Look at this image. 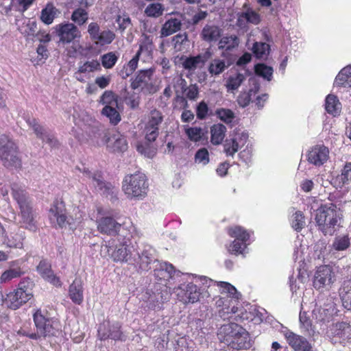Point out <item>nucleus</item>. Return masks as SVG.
Masks as SVG:
<instances>
[{"instance_id":"obj_1","label":"nucleus","mask_w":351,"mask_h":351,"mask_svg":"<svg viewBox=\"0 0 351 351\" xmlns=\"http://www.w3.org/2000/svg\"><path fill=\"white\" fill-rule=\"evenodd\" d=\"M135 247L129 239L117 235L101 245V252L110 256L114 262L132 263L134 258Z\"/></svg>"},{"instance_id":"obj_2","label":"nucleus","mask_w":351,"mask_h":351,"mask_svg":"<svg viewBox=\"0 0 351 351\" xmlns=\"http://www.w3.org/2000/svg\"><path fill=\"white\" fill-rule=\"evenodd\" d=\"M340 209L332 203H327L322 205L317 210L315 221L324 235H332L337 230V227L340 226L341 220Z\"/></svg>"},{"instance_id":"obj_3","label":"nucleus","mask_w":351,"mask_h":351,"mask_svg":"<svg viewBox=\"0 0 351 351\" xmlns=\"http://www.w3.org/2000/svg\"><path fill=\"white\" fill-rule=\"evenodd\" d=\"M0 160L8 169H20L22 167L19 148L12 139L6 135L0 136Z\"/></svg>"},{"instance_id":"obj_4","label":"nucleus","mask_w":351,"mask_h":351,"mask_svg":"<svg viewBox=\"0 0 351 351\" xmlns=\"http://www.w3.org/2000/svg\"><path fill=\"white\" fill-rule=\"evenodd\" d=\"M122 189L128 199H143L148 189L145 175L140 172L127 175L123 180Z\"/></svg>"},{"instance_id":"obj_5","label":"nucleus","mask_w":351,"mask_h":351,"mask_svg":"<svg viewBox=\"0 0 351 351\" xmlns=\"http://www.w3.org/2000/svg\"><path fill=\"white\" fill-rule=\"evenodd\" d=\"M33 317L38 339L58 337L61 334L62 325L58 319L45 317L40 310H38Z\"/></svg>"},{"instance_id":"obj_6","label":"nucleus","mask_w":351,"mask_h":351,"mask_svg":"<svg viewBox=\"0 0 351 351\" xmlns=\"http://www.w3.org/2000/svg\"><path fill=\"white\" fill-rule=\"evenodd\" d=\"M32 281H22L19 285V288L6 294L3 299L5 304L10 308L16 310L23 304L28 302L33 296Z\"/></svg>"},{"instance_id":"obj_7","label":"nucleus","mask_w":351,"mask_h":351,"mask_svg":"<svg viewBox=\"0 0 351 351\" xmlns=\"http://www.w3.org/2000/svg\"><path fill=\"white\" fill-rule=\"evenodd\" d=\"M12 194L19 206L23 223L27 228L33 230L35 228L34 213L27 193L14 184L12 186Z\"/></svg>"},{"instance_id":"obj_8","label":"nucleus","mask_w":351,"mask_h":351,"mask_svg":"<svg viewBox=\"0 0 351 351\" xmlns=\"http://www.w3.org/2000/svg\"><path fill=\"white\" fill-rule=\"evenodd\" d=\"M133 256L134 258H132V263L135 265L139 273L152 269L158 260L155 250L149 245H144L138 250L135 248Z\"/></svg>"},{"instance_id":"obj_9","label":"nucleus","mask_w":351,"mask_h":351,"mask_svg":"<svg viewBox=\"0 0 351 351\" xmlns=\"http://www.w3.org/2000/svg\"><path fill=\"white\" fill-rule=\"evenodd\" d=\"M99 136L110 152H123L128 149L126 138L115 130H102Z\"/></svg>"},{"instance_id":"obj_10","label":"nucleus","mask_w":351,"mask_h":351,"mask_svg":"<svg viewBox=\"0 0 351 351\" xmlns=\"http://www.w3.org/2000/svg\"><path fill=\"white\" fill-rule=\"evenodd\" d=\"M52 34L58 37L59 43L69 44L82 36L81 32L77 27L69 22L60 23L52 28Z\"/></svg>"},{"instance_id":"obj_11","label":"nucleus","mask_w":351,"mask_h":351,"mask_svg":"<svg viewBox=\"0 0 351 351\" xmlns=\"http://www.w3.org/2000/svg\"><path fill=\"white\" fill-rule=\"evenodd\" d=\"M82 172L85 177L90 180L95 189L103 195L106 196L113 195L117 191V189L112 184L104 180L100 171H95L92 172L88 169L84 167Z\"/></svg>"},{"instance_id":"obj_12","label":"nucleus","mask_w":351,"mask_h":351,"mask_svg":"<svg viewBox=\"0 0 351 351\" xmlns=\"http://www.w3.org/2000/svg\"><path fill=\"white\" fill-rule=\"evenodd\" d=\"M154 72V70L153 69L139 71L135 79L132 80V88L136 90L141 88V91L145 93H154L156 91V88L152 82Z\"/></svg>"},{"instance_id":"obj_13","label":"nucleus","mask_w":351,"mask_h":351,"mask_svg":"<svg viewBox=\"0 0 351 351\" xmlns=\"http://www.w3.org/2000/svg\"><path fill=\"white\" fill-rule=\"evenodd\" d=\"M228 232L232 237L235 238L228 248L229 252L235 255L243 254L247 247L246 242L250 237L249 233L241 226L230 228Z\"/></svg>"},{"instance_id":"obj_14","label":"nucleus","mask_w":351,"mask_h":351,"mask_svg":"<svg viewBox=\"0 0 351 351\" xmlns=\"http://www.w3.org/2000/svg\"><path fill=\"white\" fill-rule=\"evenodd\" d=\"M212 53L209 49L202 53L197 56H190L185 58H182V65L183 68L188 71L189 75H191L195 73L197 70H201L205 66L206 62L211 58Z\"/></svg>"},{"instance_id":"obj_15","label":"nucleus","mask_w":351,"mask_h":351,"mask_svg":"<svg viewBox=\"0 0 351 351\" xmlns=\"http://www.w3.org/2000/svg\"><path fill=\"white\" fill-rule=\"evenodd\" d=\"M163 121L162 112L158 110H153L150 112L148 121L145 125V140L154 142L159 134V125Z\"/></svg>"},{"instance_id":"obj_16","label":"nucleus","mask_w":351,"mask_h":351,"mask_svg":"<svg viewBox=\"0 0 351 351\" xmlns=\"http://www.w3.org/2000/svg\"><path fill=\"white\" fill-rule=\"evenodd\" d=\"M97 333L100 340L111 339L115 341H125V339L121 330V324L119 322L110 324L109 322H104L99 324Z\"/></svg>"},{"instance_id":"obj_17","label":"nucleus","mask_w":351,"mask_h":351,"mask_svg":"<svg viewBox=\"0 0 351 351\" xmlns=\"http://www.w3.org/2000/svg\"><path fill=\"white\" fill-rule=\"evenodd\" d=\"M239 330L243 332L244 328L234 322H230L227 324H223L219 328L217 337L221 342L230 347L232 342H234L233 340L235 337L237 335H241ZM241 337L245 338V337L242 335Z\"/></svg>"},{"instance_id":"obj_18","label":"nucleus","mask_w":351,"mask_h":351,"mask_svg":"<svg viewBox=\"0 0 351 351\" xmlns=\"http://www.w3.org/2000/svg\"><path fill=\"white\" fill-rule=\"evenodd\" d=\"M49 217L51 222H56L60 228L65 226L67 217L65 204L62 199L54 200L49 209Z\"/></svg>"},{"instance_id":"obj_19","label":"nucleus","mask_w":351,"mask_h":351,"mask_svg":"<svg viewBox=\"0 0 351 351\" xmlns=\"http://www.w3.org/2000/svg\"><path fill=\"white\" fill-rule=\"evenodd\" d=\"M333 277L334 275L330 267L320 266L315 274L313 286L317 289L330 286L333 282Z\"/></svg>"},{"instance_id":"obj_20","label":"nucleus","mask_w":351,"mask_h":351,"mask_svg":"<svg viewBox=\"0 0 351 351\" xmlns=\"http://www.w3.org/2000/svg\"><path fill=\"white\" fill-rule=\"evenodd\" d=\"M177 295L183 303H194L199 300V291L193 283L182 285L177 289Z\"/></svg>"},{"instance_id":"obj_21","label":"nucleus","mask_w":351,"mask_h":351,"mask_svg":"<svg viewBox=\"0 0 351 351\" xmlns=\"http://www.w3.org/2000/svg\"><path fill=\"white\" fill-rule=\"evenodd\" d=\"M27 123L32 128L34 132L38 138L41 139L43 142H46L51 147H56L58 145V140L54 136L48 133L34 118H27L26 119Z\"/></svg>"},{"instance_id":"obj_22","label":"nucleus","mask_w":351,"mask_h":351,"mask_svg":"<svg viewBox=\"0 0 351 351\" xmlns=\"http://www.w3.org/2000/svg\"><path fill=\"white\" fill-rule=\"evenodd\" d=\"M285 337L289 345L295 351H313L312 346L305 337L291 331L287 332Z\"/></svg>"},{"instance_id":"obj_23","label":"nucleus","mask_w":351,"mask_h":351,"mask_svg":"<svg viewBox=\"0 0 351 351\" xmlns=\"http://www.w3.org/2000/svg\"><path fill=\"white\" fill-rule=\"evenodd\" d=\"M121 228V224L111 217H101L97 221V229L102 234L116 237Z\"/></svg>"},{"instance_id":"obj_24","label":"nucleus","mask_w":351,"mask_h":351,"mask_svg":"<svg viewBox=\"0 0 351 351\" xmlns=\"http://www.w3.org/2000/svg\"><path fill=\"white\" fill-rule=\"evenodd\" d=\"M36 270L46 281L56 287H61L62 283L60 278L54 274L49 261L46 259L41 260L36 267Z\"/></svg>"},{"instance_id":"obj_25","label":"nucleus","mask_w":351,"mask_h":351,"mask_svg":"<svg viewBox=\"0 0 351 351\" xmlns=\"http://www.w3.org/2000/svg\"><path fill=\"white\" fill-rule=\"evenodd\" d=\"M328 153L326 147L316 145L309 151L308 161L316 166L322 165L328 160Z\"/></svg>"},{"instance_id":"obj_26","label":"nucleus","mask_w":351,"mask_h":351,"mask_svg":"<svg viewBox=\"0 0 351 351\" xmlns=\"http://www.w3.org/2000/svg\"><path fill=\"white\" fill-rule=\"evenodd\" d=\"M222 32V29L217 25L206 24L203 27L200 36L203 40L207 43L216 42L221 37Z\"/></svg>"},{"instance_id":"obj_27","label":"nucleus","mask_w":351,"mask_h":351,"mask_svg":"<svg viewBox=\"0 0 351 351\" xmlns=\"http://www.w3.org/2000/svg\"><path fill=\"white\" fill-rule=\"evenodd\" d=\"M154 269V276L159 280H165L171 278L175 272L174 267L173 265L166 262L161 263L157 260Z\"/></svg>"},{"instance_id":"obj_28","label":"nucleus","mask_w":351,"mask_h":351,"mask_svg":"<svg viewBox=\"0 0 351 351\" xmlns=\"http://www.w3.org/2000/svg\"><path fill=\"white\" fill-rule=\"evenodd\" d=\"M69 295L73 302L81 304L84 300L83 285L80 279L75 278L69 286Z\"/></svg>"},{"instance_id":"obj_29","label":"nucleus","mask_w":351,"mask_h":351,"mask_svg":"<svg viewBox=\"0 0 351 351\" xmlns=\"http://www.w3.org/2000/svg\"><path fill=\"white\" fill-rule=\"evenodd\" d=\"M80 4L82 7L74 10L71 16V19L80 26L86 23L88 19V14L85 8L89 6L86 0H82Z\"/></svg>"},{"instance_id":"obj_30","label":"nucleus","mask_w":351,"mask_h":351,"mask_svg":"<svg viewBox=\"0 0 351 351\" xmlns=\"http://www.w3.org/2000/svg\"><path fill=\"white\" fill-rule=\"evenodd\" d=\"M351 245L350 238L348 234L336 236L329 246L330 251L333 254L335 252H342L348 250Z\"/></svg>"},{"instance_id":"obj_31","label":"nucleus","mask_w":351,"mask_h":351,"mask_svg":"<svg viewBox=\"0 0 351 351\" xmlns=\"http://www.w3.org/2000/svg\"><path fill=\"white\" fill-rule=\"evenodd\" d=\"M333 307L332 303L324 304V306L319 305L313 311V316L319 322L327 321L332 315Z\"/></svg>"},{"instance_id":"obj_32","label":"nucleus","mask_w":351,"mask_h":351,"mask_svg":"<svg viewBox=\"0 0 351 351\" xmlns=\"http://www.w3.org/2000/svg\"><path fill=\"white\" fill-rule=\"evenodd\" d=\"M181 21L178 19H170L167 20L162 25L160 30V36H169L181 29Z\"/></svg>"},{"instance_id":"obj_33","label":"nucleus","mask_w":351,"mask_h":351,"mask_svg":"<svg viewBox=\"0 0 351 351\" xmlns=\"http://www.w3.org/2000/svg\"><path fill=\"white\" fill-rule=\"evenodd\" d=\"M339 296L343 307L351 311V281H344L339 289Z\"/></svg>"},{"instance_id":"obj_34","label":"nucleus","mask_w":351,"mask_h":351,"mask_svg":"<svg viewBox=\"0 0 351 351\" xmlns=\"http://www.w3.org/2000/svg\"><path fill=\"white\" fill-rule=\"evenodd\" d=\"M227 131L226 127L221 124L217 123L213 125L210 128L211 138L210 141L213 145H219L222 143Z\"/></svg>"},{"instance_id":"obj_35","label":"nucleus","mask_w":351,"mask_h":351,"mask_svg":"<svg viewBox=\"0 0 351 351\" xmlns=\"http://www.w3.org/2000/svg\"><path fill=\"white\" fill-rule=\"evenodd\" d=\"M239 332L245 338L241 337V335H237L234 339V342L230 346V348L235 350L248 349L251 347V340L248 332L244 328V332L239 330Z\"/></svg>"},{"instance_id":"obj_36","label":"nucleus","mask_w":351,"mask_h":351,"mask_svg":"<svg viewBox=\"0 0 351 351\" xmlns=\"http://www.w3.org/2000/svg\"><path fill=\"white\" fill-rule=\"evenodd\" d=\"M334 334L343 341L351 342V326L346 322L337 323Z\"/></svg>"},{"instance_id":"obj_37","label":"nucleus","mask_w":351,"mask_h":351,"mask_svg":"<svg viewBox=\"0 0 351 351\" xmlns=\"http://www.w3.org/2000/svg\"><path fill=\"white\" fill-rule=\"evenodd\" d=\"M335 83L337 86L351 87V65L347 66L340 71L335 78Z\"/></svg>"},{"instance_id":"obj_38","label":"nucleus","mask_w":351,"mask_h":351,"mask_svg":"<svg viewBox=\"0 0 351 351\" xmlns=\"http://www.w3.org/2000/svg\"><path fill=\"white\" fill-rule=\"evenodd\" d=\"M159 293L156 294L151 291H146L142 295V300L147 302V307L153 310H160L162 308V302L159 300Z\"/></svg>"},{"instance_id":"obj_39","label":"nucleus","mask_w":351,"mask_h":351,"mask_svg":"<svg viewBox=\"0 0 351 351\" xmlns=\"http://www.w3.org/2000/svg\"><path fill=\"white\" fill-rule=\"evenodd\" d=\"M58 14V10L53 6V5L48 3L41 12L40 19L44 23L49 25L53 23L54 19Z\"/></svg>"},{"instance_id":"obj_40","label":"nucleus","mask_w":351,"mask_h":351,"mask_svg":"<svg viewBox=\"0 0 351 351\" xmlns=\"http://www.w3.org/2000/svg\"><path fill=\"white\" fill-rule=\"evenodd\" d=\"M239 38L235 35L221 38L218 44L219 49L230 51L239 46Z\"/></svg>"},{"instance_id":"obj_41","label":"nucleus","mask_w":351,"mask_h":351,"mask_svg":"<svg viewBox=\"0 0 351 351\" xmlns=\"http://www.w3.org/2000/svg\"><path fill=\"white\" fill-rule=\"evenodd\" d=\"M118 106H105L101 110V114L108 117L110 122L113 125H117L121 121V116L116 108Z\"/></svg>"},{"instance_id":"obj_42","label":"nucleus","mask_w":351,"mask_h":351,"mask_svg":"<svg viewBox=\"0 0 351 351\" xmlns=\"http://www.w3.org/2000/svg\"><path fill=\"white\" fill-rule=\"evenodd\" d=\"M152 142L146 140L145 143H138L136 145L137 151L145 156L152 158L156 154V147L153 145H151Z\"/></svg>"},{"instance_id":"obj_43","label":"nucleus","mask_w":351,"mask_h":351,"mask_svg":"<svg viewBox=\"0 0 351 351\" xmlns=\"http://www.w3.org/2000/svg\"><path fill=\"white\" fill-rule=\"evenodd\" d=\"M245 80V77L242 73H237L230 75L227 80L226 88L228 90H235L239 88Z\"/></svg>"},{"instance_id":"obj_44","label":"nucleus","mask_w":351,"mask_h":351,"mask_svg":"<svg viewBox=\"0 0 351 351\" xmlns=\"http://www.w3.org/2000/svg\"><path fill=\"white\" fill-rule=\"evenodd\" d=\"M252 50L257 58H264L269 54L270 46L265 43L256 42L254 43Z\"/></svg>"},{"instance_id":"obj_45","label":"nucleus","mask_w":351,"mask_h":351,"mask_svg":"<svg viewBox=\"0 0 351 351\" xmlns=\"http://www.w3.org/2000/svg\"><path fill=\"white\" fill-rule=\"evenodd\" d=\"M228 65L226 64L225 60L220 59H214L208 66V71L213 75H218L222 73Z\"/></svg>"},{"instance_id":"obj_46","label":"nucleus","mask_w":351,"mask_h":351,"mask_svg":"<svg viewBox=\"0 0 351 351\" xmlns=\"http://www.w3.org/2000/svg\"><path fill=\"white\" fill-rule=\"evenodd\" d=\"M255 73L267 80V81H271L273 76V68L263 63H259L255 65L254 66Z\"/></svg>"},{"instance_id":"obj_47","label":"nucleus","mask_w":351,"mask_h":351,"mask_svg":"<svg viewBox=\"0 0 351 351\" xmlns=\"http://www.w3.org/2000/svg\"><path fill=\"white\" fill-rule=\"evenodd\" d=\"M341 104L337 97L334 95H328L326 98L325 108L330 114H337Z\"/></svg>"},{"instance_id":"obj_48","label":"nucleus","mask_w":351,"mask_h":351,"mask_svg":"<svg viewBox=\"0 0 351 351\" xmlns=\"http://www.w3.org/2000/svg\"><path fill=\"white\" fill-rule=\"evenodd\" d=\"M165 8L160 3H153L149 4L145 10V14L149 17L158 18L162 15Z\"/></svg>"},{"instance_id":"obj_49","label":"nucleus","mask_w":351,"mask_h":351,"mask_svg":"<svg viewBox=\"0 0 351 351\" xmlns=\"http://www.w3.org/2000/svg\"><path fill=\"white\" fill-rule=\"evenodd\" d=\"M291 227L297 232L300 231L305 226V217L302 212L296 211L291 217Z\"/></svg>"},{"instance_id":"obj_50","label":"nucleus","mask_w":351,"mask_h":351,"mask_svg":"<svg viewBox=\"0 0 351 351\" xmlns=\"http://www.w3.org/2000/svg\"><path fill=\"white\" fill-rule=\"evenodd\" d=\"M24 239L23 231L19 230L18 232L11 234L10 237H8L7 245L10 247L21 248L23 247Z\"/></svg>"},{"instance_id":"obj_51","label":"nucleus","mask_w":351,"mask_h":351,"mask_svg":"<svg viewBox=\"0 0 351 351\" xmlns=\"http://www.w3.org/2000/svg\"><path fill=\"white\" fill-rule=\"evenodd\" d=\"M115 38V34L110 30H104L99 33L98 38L95 40L96 44L101 45H109Z\"/></svg>"},{"instance_id":"obj_52","label":"nucleus","mask_w":351,"mask_h":351,"mask_svg":"<svg viewBox=\"0 0 351 351\" xmlns=\"http://www.w3.org/2000/svg\"><path fill=\"white\" fill-rule=\"evenodd\" d=\"M99 102L105 106H118L117 96L110 90H106L100 97Z\"/></svg>"},{"instance_id":"obj_53","label":"nucleus","mask_w":351,"mask_h":351,"mask_svg":"<svg viewBox=\"0 0 351 351\" xmlns=\"http://www.w3.org/2000/svg\"><path fill=\"white\" fill-rule=\"evenodd\" d=\"M30 325V323H24L23 326L18 330H16L17 335L23 337H27L31 339H38V335L37 334V332H34L32 330Z\"/></svg>"},{"instance_id":"obj_54","label":"nucleus","mask_w":351,"mask_h":351,"mask_svg":"<svg viewBox=\"0 0 351 351\" xmlns=\"http://www.w3.org/2000/svg\"><path fill=\"white\" fill-rule=\"evenodd\" d=\"M100 69V64L97 60L87 61L83 65L79 66V73H91Z\"/></svg>"},{"instance_id":"obj_55","label":"nucleus","mask_w":351,"mask_h":351,"mask_svg":"<svg viewBox=\"0 0 351 351\" xmlns=\"http://www.w3.org/2000/svg\"><path fill=\"white\" fill-rule=\"evenodd\" d=\"M217 117L226 123H231L234 119V112L230 109L220 108L216 110Z\"/></svg>"},{"instance_id":"obj_56","label":"nucleus","mask_w":351,"mask_h":351,"mask_svg":"<svg viewBox=\"0 0 351 351\" xmlns=\"http://www.w3.org/2000/svg\"><path fill=\"white\" fill-rule=\"evenodd\" d=\"M195 162L206 165L209 162V153L206 148H201L195 154Z\"/></svg>"},{"instance_id":"obj_57","label":"nucleus","mask_w":351,"mask_h":351,"mask_svg":"<svg viewBox=\"0 0 351 351\" xmlns=\"http://www.w3.org/2000/svg\"><path fill=\"white\" fill-rule=\"evenodd\" d=\"M118 57L113 53L109 52L101 56V63L106 69L112 68L117 62Z\"/></svg>"},{"instance_id":"obj_58","label":"nucleus","mask_w":351,"mask_h":351,"mask_svg":"<svg viewBox=\"0 0 351 351\" xmlns=\"http://www.w3.org/2000/svg\"><path fill=\"white\" fill-rule=\"evenodd\" d=\"M219 285L223 289V291L229 294V296L232 298L239 300L241 297L240 293H239L236 288L228 282H220Z\"/></svg>"},{"instance_id":"obj_59","label":"nucleus","mask_w":351,"mask_h":351,"mask_svg":"<svg viewBox=\"0 0 351 351\" xmlns=\"http://www.w3.org/2000/svg\"><path fill=\"white\" fill-rule=\"evenodd\" d=\"M243 13L248 23L258 25L261 22L260 15L254 10L247 9L246 11L243 12Z\"/></svg>"},{"instance_id":"obj_60","label":"nucleus","mask_w":351,"mask_h":351,"mask_svg":"<svg viewBox=\"0 0 351 351\" xmlns=\"http://www.w3.org/2000/svg\"><path fill=\"white\" fill-rule=\"evenodd\" d=\"M351 178V162L346 163L341 171V175L338 176L337 178V180L344 184L348 182V181Z\"/></svg>"},{"instance_id":"obj_61","label":"nucleus","mask_w":351,"mask_h":351,"mask_svg":"<svg viewBox=\"0 0 351 351\" xmlns=\"http://www.w3.org/2000/svg\"><path fill=\"white\" fill-rule=\"evenodd\" d=\"M186 98L190 100H195L199 95V88L196 84L189 85L183 92Z\"/></svg>"},{"instance_id":"obj_62","label":"nucleus","mask_w":351,"mask_h":351,"mask_svg":"<svg viewBox=\"0 0 351 351\" xmlns=\"http://www.w3.org/2000/svg\"><path fill=\"white\" fill-rule=\"evenodd\" d=\"M300 322L302 326L309 333V335H313L315 331L312 328L311 321L306 316L305 313H300Z\"/></svg>"},{"instance_id":"obj_63","label":"nucleus","mask_w":351,"mask_h":351,"mask_svg":"<svg viewBox=\"0 0 351 351\" xmlns=\"http://www.w3.org/2000/svg\"><path fill=\"white\" fill-rule=\"evenodd\" d=\"M116 22L119 25V29L123 32L128 27L132 25L131 19L128 15L118 16Z\"/></svg>"},{"instance_id":"obj_64","label":"nucleus","mask_w":351,"mask_h":351,"mask_svg":"<svg viewBox=\"0 0 351 351\" xmlns=\"http://www.w3.org/2000/svg\"><path fill=\"white\" fill-rule=\"evenodd\" d=\"M189 138L193 141H198L202 138V129L199 128H189L186 130Z\"/></svg>"}]
</instances>
